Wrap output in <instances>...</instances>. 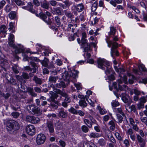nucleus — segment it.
Returning <instances> with one entry per match:
<instances>
[{
	"label": "nucleus",
	"mask_w": 147,
	"mask_h": 147,
	"mask_svg": "<svg viewBox=\"0 0 147 147\" xmlns=\"http://www.w3.org/2000/svg\"><path fill=\"white\" fill-rule=\"evenodd\" d=\"M27 108L28 109L31 110L37 115H40L42 113V111L40 108L34 105H30L27 106Z\"/></svg>",
	"instance_id": "obj_7"
},
{
	"label": "nucleus",
	"mask_w": 147,
	"mask_h": 147,
	"mask_svg": "<svg viewBox=\"0 0 147 147\" xmlns=\"http://www.w3.org/2000/svg\"><path fill=\"white\" fill-rule=\"evenodd\" d=\"M46 137L45 135L42 134H38L36 138V142L38 145L43 144L45 142Z\"/></svg>",
	"instance_id": "obj_9"
},
{
	"label": "nucleus",
	"mask_w": 147,
	"mask_h": 147,
	"mask_svg": "<svg viewBox=\"0 0 147 147\" xmlns=\"http://www.w3.org/2000/svg\"><path fill=\"white\" fill-rule=\"evenodd\" d=\"M46 67L49 69H53L55 68L53 62L49 63Z\"/></svg>",
	"instance_id": "obj_50"
},
{
	"label": "nucleus",
	"mask_w": 147,
	"mask_h": 147,
	"mask_svg": "<svg viewBox=\"0 0 147 147\" xmlns=\"http://www.w3.org/2000/svg\"><path fill=\"white\" fill-rule=\"evenodd\" d=\"M11 115L14 118H17L20 115V113L18 112H13L11 113Z\"/></svg>",
	"instance_id": "obj_51"
},
{
	"label": "nucleus",
	"mask_w": 147,
	"mask_h": 147,
	"mask_svg": "<svg viewBox=\"0 0 147 147\" xmlns=\"http://www.w3.org/2000/svg\"><path fill=\"white\" fill-rule=\"evenodd\" d=\"M34 90L33 88L31 87H28L27 88V91L29 93L32 97H35L37 96V94L34 91Z\"/></svg>",
	"instance_id": "obj_23"
},
{
	"label": "nucleus",
	"mask_w": 147,
	"mask_h": 147,
	"mask_svg": "<svg viewBox=\"0 0 147 147\" xmlns=\"http://www.w3.org/2000/svg\"><path fill=\"white\" fill-rule=\"evenodd\" d=\"M118 44L117 42H114L113 44V46L111 49V55L112 57L114 58V55L117 56L119 55L118 51L116 50V49L118 47Z\"/></svg>",
	"instance_id": "obj_11"
},
{
	"label": "nucleus",
	"mask_w": 147,
	"mask_h": 147,
	"mask_svg": "<svg viewBox=\"0 0 147 147\" xmlns=\"http://www.w3.org/2000/svg\"><path fill=\"white\" fill-rule=\"evenodd\" d=\"M89 136L90 138H98L100 136L99 134H98L97 133L95 134L93 132L91 133Z\"/></svg>",
	"instance_id": "obj_45"
},
{
	"label": "nucleus",
	"mask_w": 147,
	"mask_h": 147,
	"mask_svg": "<svg viewBox=\"0 0 147 147\" xmlns=\"http://www.w3.org/2000/svg\"><path fill=\"white\" fill-rule=\"evenodd\" d=\"M7 32L5 30H0V36L1 37H5L7 34Z\"/></svg>",
	"instance_id": "obj_44"
},
{
	"label": "nucleus",
	"mask_w": 147,
	"mask_h": 147,
	"mask_svg": "<svg viewBox=\"0 0 147 147\" xmlns=\"http://www.w3.org/2000/svg\"><path fill=\"white\" fill-rule=\"evenodd\" d=\"M115 69L116 71L120 73L119 76L121 77H122V76H121V74H123V73L125 71V70L123 68H118L116 67H115Z\"/></svg>",
	"instance_id": "obj_29"
},
{
	"label": "nucleus",
	"mask_w": 147,
	"mask_h": 147,
	"mask_svg": "<svg viewBox=\"0 0 147 147\" xmlns=\"http://www.w3.org/2000/svg\"><path fill=\"white\" fill-rule=\"evenodd\" d=\"M59 145L61 147H65L66 145L65 142L61 140L59 141Z\"/></svg>",
	"instance_id": "obj_60"
},
{
	"label": "nucleus",
	"mask_w": 147,
	"mask_h": 147,
	"mask_svg": "<svg viewBox=\"0 0 147 147\" xmlns=\"http://www.w3.org/2000/svg\"><path fill=\"white\" fill-rule=\"evenodd\" d=\"M18 65H15L14 66H13L12 67V69L15 74H17L19 72L18 69Z\"/></svg>",
	"instance_id": "obj_37"
},
{
	"label": "nucleus",
	"mask_w": 147,
	"mask_h": 147,
	"mask_svg": "<svg viewBox=\"0 0 147 147\" xmlns=\"http://www.w3.org/2000/svg\"><path fill=\"white\" fill-rule=\"evenodd\" d=\"M98 143L101 146H105L106 144L105 140L104 139H100L98 141Z\"/></svg>",
	"instance_id": "obj_46"
},
{
	"label": "nucleus",
	"mask_w": 147,
	"mask_h": 147,
	"mask_svg": "<svg viewBox=\"0 0 147 147\" xmlns=\"http://www.w3.org/2000/svg\"><path fill=\"white\" fill-rule=\"evenodd\" d=\"M84 122L85 123L88 125V126L90 128L92 127V124L91 122L87 119H85L84 120Z\"/></svg>",
	"instance_id": "obj_47"
},
{
	"label": "nucleus",
	"mask_w": 147,
	"mask_h": 147,
	"mask_svg": "<svg viewBox=\"0 0 147 147\" xmlns=\"http://www.w3.org/2000/svg\"><path fill=\"white\" fill-rule=\"evenodd\" d=\"M82 47L84 48V52H88V51H92L90 47V43H86L84 45L82 46Z\"/></svg>",
	"instance_id": "obj_21"
},
{
	"label": "nucleus",
	"mask_w": 147,
	"mask_h": 147,
	"mask_svg": "<svg viewBox=\"0 0 147 147\" xmlns=\"http://www.w3.org/2000/svg\"><path fill=\"white\" fill-rule=\"evenodd\" d=\"M10 107L11 109L14 111H17L18 109H20V107H16L13 103L10 104Z\"/></svg>",
	"instance_id": "obj_48"
},
{
	"label": "nucleus",
	"mask_w": 147,
	"mask_h": 147,
	"mask_svg": "<svg viewBox=\"0 0 147 147\" xmlns=\"http://www.w3.org/2000/svg\"><path fill=\"white\" fill-rule=\"evenodd\" d=\"M30 64L33 67L31 68V71L32 73H35L36 71L37 68V67L35 63L33 61H31L30 62Z\"/></svg>",
	"instance_id": "obj_22"
},
{
	"label": "nucleus",
	"mask_w": 147,
	"mask_h": 147,
	"mask_svg": "<svg viewBox=\"0 0 147 147\" xmlns=\"http://www.w3.org/2000/svg\"><path fill=\"white\" fill-rule=\"evenodd\" d=\"M56 15L58 16H60L62 14L61 8L60 7L55 8Z\"/></svg>",
	"instance_id": "obj_41"
},
{
	"label": "nucleus",
	"mask_w": 147,
	"mask_h": 147,
	"mask_svg": "<svg viewBox=\"0 0 147 147\" xmlns=\"http://www.w3.org/2000/svg\"><path fill=\"white\" fill-rule=\"evenodd\" d=\"M28 11L32 13H35V11L33 8V5L30 2H29L28 3Z\"/></svg>",
	"instance_id": "obj_24"
},
{
	"label": "nucleus",
	"mask_w": 147,
	"mask_h": 147,
	"mask_svg": "<svg viewBox=\"0 0 147 147\" xmlns=\"http://www.w3.org/2000/svg\"><path fill=\"white\" fill-rule=\"evenodd\" d=\"M75 26L76 27L77 26V25L75 24L74 26L72 24H69L68 25V26L67 29V31H71L72 32L74 33V32H75V28H74V27Z\"/></svg>",
	"instance_id": "obj_26"
},
{
	"label": "nucleus",
	"mask_w": 147,
	"mask_h": 147,
	"mask_svg": "<svg viewBox=\"0 0 147 147\" xmlns=\"http://www.w3.org/2000/svg\"><path fill=\"white\" fill-rule=\"evenodd\" d=\"M109 124L111 125L110 129L112 131H114L115 128V124L113 121H111L109 123Z\"/></svg>",
	"instance_id": "obj_32"
},
{
	"label": "nucleus",
	"mask_w": 147,
	"mask_h": 147,
	"mask_svg": "<svg viewBox=\"0 0 147 147\" xmlns=\"http://www.w3.org/2000/svg\"><path fill=\"white\" fill-rule=\"evenodd\" d=\"M47 100L49 102H50L51 103H54L55 104H59V102L55 100L51 97L50 96L49 98L48 99H47Z\"/></svg>",
	"instance_id": "obj_40"
},
{
	"label": "nucleus",
	"mask_w": 147,
	"mask_h": 147,
	"mask_svg": "<svg viewBox=\"0 0 147 147\" xmlns=\"http://www.w3.org/2000/svg\"><path fill=\"white\" fill-rule=\"evenodd\" d=\"M134 92L135 94V95L139 96L141 94V92L138 90L137 88L133 89Z\"/></svg>",
	"instance_id": "obj_58"
},
{
	"label": "nucleus",
	"mask_w": 147,
	"mask_h": 147,
	"mask_svg": "<svg viewBox=\"0 0 147 147\" xmlns=\"http://www.w3.org/2000/svg\"><path fill=\"white\" fill-rule=\"evenodd\" d=\"M79 104L80 106H81L86 107L87 106V104L85 100V99L80 100Z\"/></svg>",
	"instance_id": "obj_36"
},
{
	"label": "nucleus",
	"mask_w": 147,
	"mask_h": 147,
	"mask_svg": "<svg viewBox=\"0 0 147 147\" xmlns=\"http://www.w3.org/2000/svg\"><path fill=\"white\" fill-rule=\"evenodd\" d=\"M46 99V97L43 96H40L39 98L35 100L36 104L39 107H45L47 104Z\"/></svg>",
	"instance_id": "obj_6"
},
{
	"label": "nucleus",
	"mask_w": 147,
	"mask_h": 147,
	"mask_svg": "<svg viewBox=\"0 0 147 147\" xmlns=\"http://www.w3.org/2000/svg\"><path fill=\"white\" fill-rule=\"evenodd\" d=\"M118 84L119 86V89L121 91H126V89L128 88V87L126 85H124L122 86L120 85V84H121L122 83V81L121 79H118Z\"/></svg>",
	"instance_id": "obj_17"
},
{
	"label": "nucleus",
	"mask_w": 147,
	"mask_h": 147,
	"mask_svg": "<svg viewBox=\"0 0 147 147\" xmlns=\"http://www.w3.org/2000/svg\"><path fill=\"white\" fill-rule=\"evenodd\" d=\"M41 7L44 9H49L50 4L49 2L47 0H43L40 2Z\"/></svg>",
	"instance_id": "obj_16"
},
{
	"label": "nucleus",
	"mask_w": 147,
	"mask_h": 147,
	"mask_svg": "<svg viewBox=\"0 0 147 147\" xmlns=\"http://www.w3.org/2000/svg\"><path fill=\"white\" fill-rule=\"evenodd\" d=\"M81 129L82 131L84 133H87L89 131L88 128L85 125L82 126Z\"/></svg>",
	"instance_id": "obj_49"
},
{
	"label": "nucleus",
	"mask_w": 147,
	"mask_h": 147,
	"mask_svg": "<svg viewBox=\"0 0 147 147\" xmlns=\"http://www.w3.org/2000/svg\"><path fill=\"white\" fill-rule=\"evenodd\" d=\"M16 13L14 11H11L9 14V18L11 20L14 19L16 16Z\"/></svg>",
	"instance_id": "obj_30"
},
{
	"label": "nucleus",
	"mask_w": 147,
	"mask_h": 147,
	"mask_svg": "<svg viewBox=\"0 0 147 147\" xmlns=\"http://www.w3.org/2000/svg\"><path fill=\"white\" fill-rule=\"evenodd\" d=\"M64 13L67 17L71 19V21L72 19H74V16L72 12L70 11L65 10Z\"/></svg>",
	"instance_id": "obj_19"
},
{
	"label": "nucleus",
	"mask_w": 147,
	"mask_h": 147,
	"mask_svg": "<svg viewBox=\"0 0 147 147\" xmlns=\"http://www.w3.org/2000/svg\"><path fill=\"white\" fill-rule=\"evenodd\" d=\"M14 35L10 33L8 40L9 46L15 49V52L16 54L23 52L24 50L23 46L20 45H18V46H16L14 44Z\"/></svg>",
	"instance_id": "obj_3"
},
{
	"label": "nucleus",
	"mask_w": 147,
	"mask_h": 147,
	"mask_svg": "<svg viewBox=\"0 0 147 147\" xmlns=\"http://www.w3.org/2000/svg\"><path fill=\"white\" fill-rule=\"evenodd\" d=\"M137 139L140 147H144L145 145V141L139 134L137 135Z\"/></svg>",
	"instance_id": "obj_15"
},
{
	"label": "nucleus",
	"mask_w": 147,
	"mask_h": 147,
	"mask_svg": "<svg viewBox=\"0 0 147 147\" xmlns=\"http://www.w3.org/2000/svg\"><path fill=\"white\" fill-rule=\"evenodd\" d=\"M74 85L78 90H80L82 89L81 85L80 83H75Z\"/></svg>",
	"instance_id": "obj_62"
},
{
	"label": "nucleus",
	"mask_w": 147,
	"mask_h": 147,
	"mask_svg": "<svg viewBox=\"0 0 147 147\" xmlns=\"http://www.w3.org/2000/svg\"><path fill=\"white\" fill-rule=\"evenodd\" d=\"M78 73L79 71L75 70L73 71H65L62 74V77L64 79V81L61 80L56 83L54 86L55 88L58 89L65 88L66 86L69 84L70 82L72 81L73 79L78 78Z\"/></svg>",
	"instance_id": "obj_1"
},
{
	"label": "nucleus",
	"mask_w": 147,
	"mask_h": 147,
	"mask_svg": "<svg viewBox=\"0 0 147 147\" xmlns=\"http://www.w3.org/2000/svg\"><path fill=\"white\" fill-rule=\"evenodd\" d=\"M32 80L34 81L37 84L41 85L42 83V79L38 78L36 76L34 77Z\"/></svg>",
	"instance_id": "obj_20"
},
{
	"label": "nucleus",
	"mask_w": 147,
	"mask_h": 147,
	"mask_svg": "<svg viewBox=\"0 0 147 147\" xmlns=\"http://www.w3.org/2000/svg\"><path fill=\"white\" fill-rule=\"evenodd\" d=\"M15 2L18 5H25V2L22 1L21 0H14Z\"/></svg>",
	"instance_id": "obj_38"
},
{
	"label": "nucleus",
	"mask_w": 147,
	"mask_h": 147,
	"mask_svg": "<svg viewBox=\"0 0 147 147\" xmlns=\"http://www.w3.org/2000/svg\"><path fill=\"white\" fill-rule=\"evenodd\" d=\"M138 108L140 109H142L144 107V105L142 103L139 102L138 104Z\"/></svg>",
	"instance_id": "obj_59"
},
{
	"label": "nucleus",
	"mask_w": 147,
	"mask_h": 147,
	"mask_svg": "<svg viewBox=\"0 0 147 147\" xmlns=\"http://www.w3.org/2000/svg\"><path fill=\"white\" fill-rule=\"evenodd\" d=\"M33 90L35 92L37 93H40L42 92V90L40 88H39L38 87H34Z\"/></svg>",
	"instance_id": "obj_56"
},
{
	"label": "nucleus",
	"mask_w": 147,
	"mask_h": 147,
	"mask_svg": "<svg viewBox=\"0 0 147 147\" xmlns=\"http://www.w3.org/2000/svg\"><path fill=\"white\" fill-rule=\"evenodd\" d=\"M116 29L113 27H110V31L109 33V35L114 36L115 33Z\"/></svg>",
	"instance_id": "obj_42"
},
{
	"label": "nucleus",
	"mask_w": 147,
	"mask_h": 147,
	"mask_svg": "<svg viewBox=\"0 0 147 147\" xmlns=\"http://www.w3.org/2000/svg\"><path fill=\"white\" fill-rule=\"evenodd\" d=\"M1 64L0 65V67L1 69L0 70V72L4 70L5 71H6V68L8 66V62L5 61L3 60V61H1Z\"/></svg>",
	"instance_id": "obj_18"
},
{
	"label": "nucleus",
	"mask_w": 147,
	"mask_h": 147,
	"mask_svg": "<svg viewBox=\"0 0 147 147\" xmlns=\"http://www.w3.org/2000/svg\"><path fill=\"white\" fill-rule=\"evenodd\" d=\"M64 109L63 108L59 109H58L59 113L57 114V115L59 117L65 118L67 117V113L66 112L64 111Z\"/></svg>",
	"instance_id": "obj_14"
},
{
	"label": "nucleus",
	"mask_w": 147,
	"mask_h": 147,
	"mask_svg": "<svg viewBox=\"0 0 147 147\" xmlns=\"http://www.w3.org/2000/svg\"><path fill=\"white\" fill-rule=\"evenodd\" d=\"M116 115L117 117V119L119 120V122L121 123L123 121V117L122 116L119 114H117Z\"/></svg>",
	"instance_id": "obj_61"
},
{
	"label": "nucleus",
	"mask_w": 147,
	"mask_h": 147,
	"mask_svg": "<svg viewBox=\"0 0 147 147\" xmlns=\"http://www.w3.org/2000/svg\"><path fill=\"white\" fill-rule=\"evenodd\" d=\"M46 126L50 133H53L54 132V126L53 121H47L46 123Z\"/></svg>",
	"instance_id": "obj_13"
},
{
	"label": "nucleus",
	"mask_w": 147,
	"mask_h": 147,
	"mask_svg": "<svg viewBox=\"0 0 147 147\" xmlns=\"http://www.w3.org/2000/svg\"><path fill=\"white\" fill-rule=\"evenodd\" d=\"M121 99L128 106L130 105L132 100L129 95L125 93L121 94Z\"/></svg>",
	"instance_id": "obj_8"
},
{
	"label": "nucleus",
	"mask_w": 147,
	"mask_h": 147,
	"mask_svg": "<svg viewBox=\"0 0 147 147\" xmlns=\"http://www.w3.org/2000/svg\"><path fill=\"white\" fill-rule=\"evenodd\" d=\"M8 81V82L11 85L16 86L17 85V82L15 79L12 77Z\"/></svg>",
	"instance_id": "obj_33"
},
{
	"label": "nucleus",
	"mask_w": 147,
	"mask_h": 147,
	"mask_svg": "<svg viewBox=\"0 0 147 147\" xmlns=\"http://www.w3.org/2000/svg\"><path fill=\"white\" fill-rule=\"evenodd\" d=\"M6 129L11 134H14L20 128L18 123L13 120H9L6 122Z\"/></svg>",
	"instance_id": "obj_4"
},
{
	"label": "nucleus",
	"mask_w": 147,
	"mask_h": 147,
	"mask_svg": "<svg viewBox=\"0 0 147 147\" xmlns=\"http://www.w3.org/2000/svg\"><path fill=\"white\" fill-rule=\"evenodd\" d=\"M54 21L58 26H59L61 24V21L60 17L58 16H56L55 17Z\"/></svg>",
	"instance_id": "obj_31"
},
{
	"label": "nucleus",
	"mask_w": 147,
	"mask_h": 147,
	"mask_svg": "<svg viewBox=\"0 0 147 147\" xmlns=\"http://www.w3.org/2000/svg\"><path fill=\"white\" fill-rule=\"evenodd\" d=\"M78 97L79 98L81 99V100H84L86 98V100L88 102H89L90 103L92 107L94 106V103L92 102V100H90L91 102H90L89 101H88V100L87 99V96H84L83 95L79 94L78 95Z\"/></svg>",
	"instance_id": "obj_28"
},
{
	"label": "nucleus",
	"mask_w": 147,
	"mask_h": 147,
	"mask_svg": "<svg viewBox=\"0 0 147 147\" xmlns=\"http://www.w3.org/2000/svg\"><path fill=\"white\" fill-rule=\"evenodd\" d=\"M68 111L71 113L75 115H76L78 113V111L72 107L68 109Z\"/></svg>",
	"instance_id": "obj_35"
},
{
	"label": "nucleus",
	"mask_w": 147,
	"mask_h": 147,
	"mask_svg": "<svg viewBox=\"0 0 147 147\" xmlns=\"http://www.w3.org/2000/svg\"><path fill=\"white\" fill-rule=\"evenodd\" d=\"M63 3H65V6L67 7H69L71 5V3L68 0H66L64 1L63 2Z\"/></svg>",
	"instance_id": "obj_63"
},
{
	"label": "nucleus",
	"mask_w": 147,
	"mask_h": 147,
	"mask_svg": "<svg viewBox=\"0 0 147 147\" xmlns=\"http://www.w3.org/2000/svg\"><path fill=\"white\" fill-rule=\"evenodd\" d=\"M50 86L49 87L52 88L53 89V91L55 92L52 93V95L50 96L55 99H57L58 97V94L61 96H60L61 98L62 96L64 97V99L62 102L61 105L64 108H67L68 107V104L70 103L71 102V98L69 96L67 93L64 92L63 90H61L55 88L54 85L53 84L50 85Z\"/></svg>",
	"instance_id": "obj_2"
},
{
	"label": "nucleus",
	"mask_w": 147,
	"mask_h": 147,
	"mask_svg": "<svg viewBox=\"0 0 147 147\" xmlns=\"http://www.w3.org/2000/svg\"><path fill=\"white\" fill-rule=\"evenodd\" d=\"M139 69L140 71H147L146 69L143 64H141L138 66Z\"/></svg>",
	"instance_id": "obj_43"
},
{
	"label": "nucleus",
	"mask_w": 147,
	"mask_h": 147,
	"mask_svg": "<svg viewBox=\"0 0 147 147\" xmlns=\"http://www.w3.org/2000/svg\"><path fill=\"white\" fill-rule=\"evenodd\" d=\"M27 121L30 122L32 123H37L40 121V119L37 117H35L32 116L27 115L26 117Z\"/></svg>",
	"instance_id": "obj_12"
},
{
	"label": "nucleus",
	"mask_w": 147,
	"mask_h": 147,
	"mask_svg": "<svg viewBox=\"0 0 147 147\" xmlns=\"http://www.w3.org/2000/svg\"><path fill=\"white\" fill-rule=\"evenodd\" d=\"M49 4H50L51 6L54 7L55 6L57 3L56 1L54 0H52L49 1Z\"/></svg>",
	"instance_id": "obj_57"
},
{
	"label": "nucleus",
	"mask_w": 147,
	"mask_h": 147,
	"mask_svg": "<svg viewBox=\"0 0 147 147\" xmlns=\"http://www.w3.org/2000/svg\"><path fill=\"white\" fill-rule=\"evenodd\" d=\"M39 16L43 20L45 21L47 18V16L46 14L42 13H40L39 14Z\"/></svg>",
	"instance_id": "obj_55"
},
{
	"label": "nucleus",
	"mask_w": 147,
	"mask_h": 147,
	"mask_svg": "<svg viewBox=\"0 0 147 147\" xmlns=\"http://www.w3.org/2000/svg\"><path fill=\"white\" fill-rule=\"evenodd\" d=\"M59 104H55L54 103H51L50 104V106L53 109H56L58 107Z\"/></svg>",
	"instance_id": "obj_54"
},
{
	"label": "nucleus",
	"mask_w": 147,
	"mask_h": 147,
	"mask_svg": "<svg viewBox=\"0 0 147 147\" xmlns=\"http://www.w3.org/2000/svg\"><path fill=\"white\" fill-rule=\"evenodd\" d=\"M116 138L119 140H122V138L120 136V134L118 132H117L115 134Z\"/></svg>",
	"instance_id": "obj_64"
},
{
	"label": "nucleus",
	"mask_w": 147,
	"mask_h": 147,
	"mask_svg": "<svg viewBox=\"0 0 147 147\" xmlns=\"http://www.w3.org/2000/svg\"><path fill=\"white\" fill-rule=\"evenodd\" d=\"M111 104L113 107H116L118 106L119 105V103L118 101L113 100Z\"/></svg>",
	"instance_id": "obj_53"
},
{
	"label": "nucleus",
	"mask_w": 147,
	"mask_h": 147,
	"mask_svg": "<svg viewBox=\"0 0 147 147\" xmlns=\"http://www.w3.org/2000/svg\"><path fill=\"white\" fill-rule=\"evenodd\" d=\"M49 62V60L46 58H45L42 61L41 63L43 66L46 67L48 64Z\"/></svg>",
	"instance_id": "obj_34"
},
{
	"label": "nucleus",
	"mask_w": 147,
	"mask_h": 147,
	"mask_svg": "<svg viewBox=\"0 0 147 147\" xmlns=\"http://www.w3.org/2000/svg\"><path fill=\"white\" fill-rule=\"evenodd\" d=\"M21 76L24 80H28L29 78V76L28 74L26 73L23 72Z\"/></svg>",
	"instance_id": "obj_39"
},
{
	"label": "nucleus",
	"mask_w": 147,
	"mask_h": 147,
	"mask_svg": "<svg viewBox=\"0 0 147 147\" xmlns=\"http://www.w3.org/2000/svg\"><path fill=\"white\" fill-rule=\"evenodd\" d=\"M97 63L98 67L103 70L105 69V67L107 68V69L105 71V73L107 75L110 74L111 72L112 71V69L108 67V66H110V63L106 59L98 58L97 60Z\"/></svg>",
	"instance_id": "obj_5"
},
{
	"label": "nucleus",
	"mask_w": 147,
	"mask_h": 147,
	"mask_svg": "<svg viewBox=\"0 0 147 147\" xmlns=\"http://www.w3.org/2000/svg\"><path fill=\"white\" fill-rule=\"evenodd\" d=\"M59 79L58 76H51L49 77V80L50 82L52 83H55L56 82L57 80Z\"/></svg>",
	"instance_id": "obj_27"
},
{
	"label": "nucleus",
	"mask_w": 147,
	"mask_h": 147,
	"mask_svg": "<svg viewBox=\"0 0 147 147\" xmlns=\"http://www.w3.org/2000/svg\"><path fill=\"white\" fill-rule=\"evenodd\" d=\"M97 8V4L95 2L92 5L91 7V10L92 11H94Z\"/></svg>",
	"instance_id": "obj_52"
},
{
	"label": "nucleus",
	"mask_w": 147,
	"mask_h": 147,
	"mask_svg": "<svg viewBox=\"0 0 147 147\" xmlns=\"http://www.w3.org/2000/svg\"><path fill=\"white\" fill-rule=\"evenodd\" d=\"M76 10L79 12L82 11L84 9V6L83 4L81 3L75 6Z\"/></svg>",
	"instance_id": "obj_25"
},
{
	"label": "nucleus",
	"mask_w": 147,
	"mask_h": 147,
	"mask_svg": "<svg viewBox=\"0 0 147 147\" xmlns=\"http://www.w3.org/2000/svg\"><path fill=\"white\" fill-rule=\"evenodd\" d=\"M26 131L29 135L32 136L35 133V128L34 125H29L26 126Z\"/></svg>",
	"instance_id": "obj_10"
}]
</instances>
